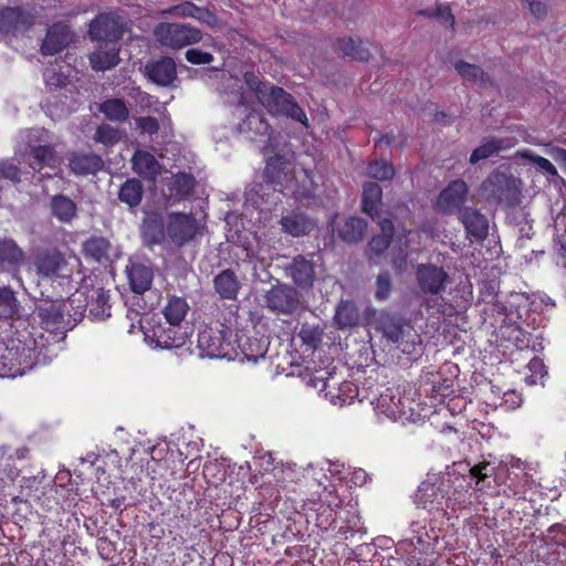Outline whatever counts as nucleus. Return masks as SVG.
<instances>
[{
  "label": "nucleus",
  "instance_id": "1",
  "mask_svg": "<svg viewBox=\"0 0 566 566\" xmlns=\"http://www.w3.org/2000/svg\"><path fill=\"white\" fill-rule=\"evenodd\" d=\"M44 343L43 336L32 339L31 344L10 339L0 343V377L14 378L30 371L36 365L48 364L52 356Z\"/></svg>",
  "mask_w": 566,
  "mask_h": 566
},
{
  "label": "nucleus",
  "instance_id": "2",
  "mask_svg": "<svg viewBox=\"0 0 566 566\" xmlns=\"http://www.w3.org/2000/svg\"><path fill=\"white\" fill-rule=\"evenodd\" d=\"M243 78L247 86L270 114L285 115L305 126L308 125L304 111L295 103L292 95L282 87L263 82L254 72H245Z\"/></svg>",
  "mask_w": 566,
  "mask_h": 566
},
{
  "label": "nucleus",
  "instance_id": "3",
  "mask_svg": "<svg viewBox=\"0 0 566 566\" xmlns=\"http://www.w3.org/2000/svg\"><path fill=\"white\" fill-rule=\"evenodd\" d=\"M66 303H64L63 295L56 297L45 294L41 291V297L35 303L34 313L40 318V323L44 331L49 334L43 337V343L53 350V356L56 355L55 346L60 344L66 336L70 327L66 325L65 315ZM44 336L43 334H41Z\"/></svg>",
  "mask_w": 566,
  "mask_h": 566
},
{
  "label": "nucleus",
  "instance_id": "4",
  "mask_svg": "<svg viewBox=\"0 0 566 566\" xmlns=\"http://www.w3.org/2000/svg\"><path fill=\"white\" fill-rule=\"evenodd\" d=\"M376 329L402 353L416 354L419 336L412 332L411 326L399 315L380 312L376 318Z\"/></svg>",
  "mask_w": 566,
  "mask_h": 566
},
{
  "label": "nucleus",
  "instance_id": "5",
  "mask_svg": "<svg viewBox=\"0 0 566 566\" xmlns=\"http://www.w3.org/2000/svg\"><path fill=\"white\" fill-rule=\"evenodd\" d=\"M33 266L38 276L43 280L69 282L72 271L65 255L56 249H44L33 258Z\"/></svg>",
  "mask_w": 566,
  "mask_h": 566
},
{
  "label": "nucleus",
  "instance_id": "6",
  "mask_svg": "<svg viewBox=\"0 0 566 566\" xmlns=\"http://www.w3.org/2000/svg\"><path fill=\"white\" fill-rule=\"evenodd\" d=\"M231 333L223 325L205 326L197 335L198 347L203 356L231 359Z\"/></svg>",
  "mask_w": 566,
  "mask_h": 566
},
{
  "label": "nucleus",
  "instance_id": "7",
  "mask_svg": "<svg viewBox=\"0 0 566 566\" xmlns=\"http://www.w3.org/2000/svg\"><path fill=\"white\" fill-rule=\"evenodd\" d=\"M154 35L161 45L171 49H181L202 39L201 31L195 27L168 22L159 23L154 30Z\"/></svg>",
  "mask_w": 566,
  "mask_h": 566
},
{
  "label": "nucleus",
  "instance_id": "8",
  "mask_svg": "<svg viewBox=\"0 0 566 566\" xmlns=\"http://www.w3.org/2000/svg\"><path fill=\"white\" fill-rule=\"evenodd\" d=\"M264 302L271 312L283 315H292L303 306L301 293L285 283H277L266 291Z\"/></svg>",
  "mask_w": 566,
  "mask_h": 566
},
{
  "label": "nucleus",
  "instance_id": "9",
  "mask_svg": "<svg viewBox=\"0 0 566 566\" xmlns=\"http://www.w3.org/2000/svg\"><path fill=\"white\" fill-rule=\"evenodd\" d=\"M482 193L495 202H512L518 193L517 180L502 171H493L482 184Z\"/></svg>",
  "mask_w": 566,
  "mask_h": 566
},
{
  "label": "nucleus",
  "instance_id": "10",
  "mask_svg": "<svg viewBox=\"0 0 566 566\" xmlns=\"http://www.w3.org/2000/svg\"><path fill=\"white\" fill-rule=\"evenodd\" d=\"M238 129L242 135L251 140L259 137H266L265 145L262 148L264 155H270L275 151L277 147L275 144L276 136L273 135L269 123L260 112L250 111L245 115L244 119L239 124Z\"/></svg>",
  "mask_w": 566,
  "mask_h": 566
},
{
  "label": "nucleus",
  "instance_id": "11",
  "mask_svg": "<svg viewBox=\"0 0 566 566\" xmlns=\"http://www.w3.org/2000/svg\"><path fill=\"white\" fill-rule=\"evenodd\" d=\"M198 228V221L191 213L170 212L167 216L166 233L177 247H184L192 241Z\"/></svg>",
  "mask_w": 566,
  "mask_h": 566
},
{
  "label": "nucleus",
  "instance_id": "12",
  "mask_svg": "<svg viewBox=\"0 0 566 566\" xmlns=\"http://www.w3.org/2000/svg\"><path fill=\"white\" fill-rule=\"evenodd\" d=\"M124 32L122 19L113 13H103L96 17L90 24V35L97 41L114 44Z\"/></svg>",
  "mask_w": 566,
  "mask_h": 566
},
{
  "label": "nucleus",
  "instance_id": "13",
  "mask_svg": "<svg viewBox=\"0 0 566 566\" xmlns=\"http://www.w3.org/2000/svg\"><path fill=\"white\" fill-rule=\"evenodd\" d=\"M416 279L424 294L439 295L446 290L449 275L441 266L419 264L416 271Z\"/></svg>",
  "mask_w": 566,
  "mask_h": 566
},
{
  "label": "nucleus",
  "instance_id": "14",
  "mask_svg": "<svg viewBox=\"0 0 566 566\" xmlns=\"http://www.w3.org/2000/svg\"><path fill=\"white\" fill-rule=\"evenodd\" d=\"M458 218L463 224L467 239L471 243L482 242L489 234V220L476 208L462 207L458 210Z\"/></svg>",
  "mask_w": 566,
  "mask_h": 566
},
{
  "label": "nucleus",
  "instance_id": "15",
  "mask_svg": "<svg viewBox=\"0 0 566 566\" xmlns=\"http://www.w3.org/2000/svg\"><path fill=\"white\" fill-rule=\"evenodd\" d=\"M130 290L135 294L143 295L150 290L154 281V268L148 261L129 259L125 268Z\"/></svg>",
  "mask_w": 566,
  "mask_h": 566
},
{
  "label": "nucleus",
  "instance_id": "16",
  "mask_svg": "<svg viewBox=\"0 0 566 566\" xmlns=\"http://www.w3.org/2000/svg\"><path fill=\"white\" fill-rule=\"evenodd\" d=\"M189 326L167 322L154 329L156 346L164 349L180 348L188 342Z\"/></svg>",
  "mask_w": 566,
  "mask_h": 566
},
{
  "label": "nucleus",
  "instance_id": "17",
  "mask_svg": "<svg viewBox=\"0 0 566 566\" xmlns=\"http://www.w3.org/2000/svg\"><path fill=\"white\" fill-rule=\"evenodd\" d=\"M292 170L290 160L284 155L275 154L268 158L264 177L274 190L282 191L293 179Z\"/></svg>",
  "mask_w": 566,
  "mask_h": 566
},
{
  "label": "nucleus",
  "instance_id": "18",
  "mask_svg": "<svg viewBox=\"0 0 566 566\" xmlns=\"http://www.w3.org/2000/svg\"><path fill=\"white\" fill-rule=\"evenodd\" d=\"M34 22L31 11L21 7L0 9V32L15 33L29 29Z\"/></svg>",
  "mask_w": 566,
  "mask_h": 566
},
{
  "label": "nucleus",
  "instance_id": "19",
  "mask_svg": "<svg viewBox=\"0 0 566 566\" xmlns=\"http://www.w3.org/2000/svg\"><path fill=\"white\" fill-rule=\"evenodd\" d=\"M146 76L159 86H169L177 78L176 63L171 57L150 60L145 65Z\"/></svg>",
  "mask_w": 566,
  "mask_h": 566
},
{
  "label": "nucleus",
  "instance_id": "20",
  "mask_svg": "<svg viewBox=\"0 0 566 566\" xmlns=\"http://www.w3.org/2000/svg\"><path fill=\"white\" fill-rule=\"evenodd\" d=\"M195 186L196 179L193 175L185 171L172 175L167 182V202L174 205L188 199L193 193Z\"/></svg>",
  "mask_w": 566,
  "mask_h": 566
},
{
  "label": "nucleus",
  "instance_id": "21",
  "mask_svg": "<svg viewBox=\"0 0 566 566\" xmlns=\"http://www.w3.org/2000/svg\"><path fill=\"white\" fill-rule=\"evenodd\" d=\"M72 41L70 28L62 23H55L48 29L45 39L41 45L44 55H54L63 51Z\"/></svg>",
  "mask_w": 566,
  "mask_h": 566
},
{
  "label": "nucleus",
  "instance_id": "22",
  "mask_svg": "<svg viewBox=\"0 0 566 566\" xmlns=\"http://www.w3.org/2000/svg\"><path fill=\"white\" fill-rule=\"evenodd\" d=\"M212 283L214 292L224 301H235L242 287L237 273L231 269L220 271Z\"/></svg>",
  "mask_w": 566,
  "mask_h": 566
},
{
  "label": "nucleus",
  "instance_id": "23",
  "mask_svg": "<svg viewBox=\"0 0 566 566\" xmlns=\"http://www.w3.org/2000/svg\"><path fill=\"white\" fill-rule=\"evenodd\" d=\"M104 166L102 157L93 153H72L69 157V167L76 176L95 175Z\"/></svg>",
  "mask_w": 566,
  "mask_h": 566
},
{
  "label": "nucleus",
  "instance_id": "24",
  "mask_svg": "<svg viewBox=\"0 0 566 566\" xmlns=\"http://www.w3.org/2000/svg\"><path fill=\"white\" fill-rule=\"evenodd\" d=\"M286 275L301 289H310L315 277L314 264L303 255H297L285 269Z\"/></svg>",
  "mask_w": 566,
  "mask_h": 566
},
{
  "label": "nucleus",
  "instance_id": "25",
  "mask_svg": "<svg viewBox=\"0 0 566 566\" xmlns=\"http://www.w3.org/2000/svg\"><path fill=\"white\" fill-rule=\"evenodd\" d=\"M467 193V184L461 179L453 180L440 192L438 206L443 211L459 210L462 208L461 205L465 201Z\"/></svg>",
  "mask_w": 566,
  "mask_h": 566
},
{
  "label": "nucleus",
  "instance_id": "26",
  "mask_svg": "<svg viewBox=\"0 0 566 566\" xmlns=\"http://www.w3.org/2000/svg\"><path fill=\"white\" fill-rule=\"evenodd\" d=\"M410 543L422 554H427L430 549H433L438 542V534L434 527L430 526L428 528L426 521L413 522L410 525Z\"/></svg>",
  "mask_w": 566,
  "mask_h": 566
},
{
  "label": "nucleus",
  "instance_id": "27",
  "mask_svg": "<svg viewBox=\"0 0 566 566\" xmlns=\"http://www.w3.org/2000/svg\"><path fill=\"white\" fill-rule=\"evenodd\" d=\"M30 154L29 166L34 171H41L44 167L55 169L60 165V157L54 146L46 143L43 145H33Z\"/></svg>",
  "mask_w": 566,
  "mask_h": 566
},
{
  "label": "nucleus",
  "instance_id": "28",
  "mask_svg": "<svg viewBox=\"0 0 566 566\" xmlns=\"http://www.w3.org/2000/svg\"><path fill=\"white\" fill-rule=\"evenodd\" d=\"M132 165L134 171L144 179L153 181L160 174L158 160L146 150H137L132 158Z\"/></svg>",
  "mask_w": 566,
  "mask_h": 566
},
{
  "label": "nucleus",
  "instance_id": "29",
  "mask_svg": "<svg viewBox=\"0 0 566 566\" xmlns=\"http://www.w3.org/2000/svg\"><path fill=\"white\" fill-rule=\"evenodd\" d=\"M51 214L62 223H71L77 217L76 203L65 195H54L50 199Z\"/></svg>",
  "mask_w": 566,
  "mask_h": 566
},
{
  "label": "nucleus",
  "instance_id": "30",
  "mask_svg": "<svg viewBox=\"0 0 566 566\" xmlns=\"http://www.w3.org/2000/svg\"><path fill=\"white\" fill-rule=\"evenodd\" d=\"M282 230L293 237L311 233L316 223L304 213H291L281 219Z\"/></svg>",
  "mask_w": 566,
  "mask_h": 566
},
{
  "label": "nucleus",
  "instance_id": "31",
  "mask_svg": "<svg viewBox=\"0 0 566 566\" xmlns=\"http://www.w3.org/2000/svg\"><path fill=\"white\" fill-rule=\"evenodd\" d=\"M382 190L381 187L373 181L366 182L361 195V210L371 219L379 216L381 208Z\"/></svg>",
  "mask_w": 566,
  "mask_h": 566
},
{
  "label": "nucleus",
  "instance_id": "32",
  "mask_svg": "<svg viewBox=\"0 0 566 566\" xmlns=\"http://www.w3.org/2000/svg\"><path fill=\"white\" fill-rule=\"evenodd\" d=\"M167 12L181 18H193L209 25L214 24L217 21L216 15L208 9L197 7L195 3L189 1L174 6Z\"/></svg>",
  "mask_w": 566,
  "mask_h": 566
},
{
  "label": "nucleus",
  "instance_id": "33",
  "mask_svg": "<svg viewBox=\"0 0 566 566\" xmlns=\"http://www.w3.org/2000/svg\"><path fill=\"white\" fill-rule=\"evenodd\" d=\"M64 303H66L65 315L67 318L65 326L73 329L84 316V312L87 308V296L76 291L67 298H64Z\"/></svg>",
  "mask_w": 566,
  "mask_h": 566
},
{
  "label": "nucleus",
  "instance_id": "34",
  "mask_svg": "<svg viewBox=\"0 0 566 566\" xmlns=\"http://www.w3.org/2000/svg\"><path fill=\"white\" fill-rule=\"evenodd\" d=\"M335 50L338 54L357 61H367L370 57V51L367 44L353 38L338 39Z\"/></svg>",
  "mask_w": 566,
  "mask_h": 566
},
{
  "label": "nucleus",
  "instance_id": "35",
  "mask_svg": "<svg viewBox=\"0 0 566 566\" xmlns=\"http://www.w3.org/2000/svg\"><path fill=\"white\" fill-rule=\"evenodd\" d=\"M90 62L95 71H106L116 66L119 62L118 50L115 44L106 43L93 52Z\"/></svg>",
  "mask_w": 566,
  "mask_h": 566
},
{
  "label": "nucleus",
  "instance_id": "36",
  "mask_svg": "<svg viewBox=\"0 0 566 566\" xmlns=\"http://www.w3.org/2000/svg\"><path fill=\"white\" fill-rule=\"evenodd\" d=\"M87 310L90 315L103 321L111 316L109 294L102 287L92 291L90 300L87 298Z\"/></svg>",
  "mask_w": 566,
  "mask_h": 566
},
{
  "label": "nucleus",
  "instance_id": "37",
  "mask_svg": "<svg viewBox=\"0 0 566 566\" xmlns=\"http://www.w3.org/2000/svg\"><path fill=\"white\" fill-rule=\"evenodd\" d=\"M366 230V220L359 217H349L338 228V235L344 242L356 243L364 239Z\"/></svg>",
  "mask_w": 566,
  "mask_h": 566
},
{
  "label": "nucleus",
  "instance_id": "38",
  "mask_svg": "<svg viewBox=\"0 0 566 566\" xmlns=\"http://www.w3.org/2000/svg\"><path fill=\"white\" fill-rule=\"evenodd\" d=\"M166 233V227L158 216H149L142 224V237L147 245L161 243Z\"/></svg>",
  "mask_w": 566,
  "mask_h": 566
},
{
  "label": "nucleus",
  "instance_id": "39",
  "mask_svg": "<svg viewBox=\"0 0 566 566\" xmlns=\"http://www.w3.org/2000/svg\"><path fill=\"white\" fill-rule=\"evenodd\" d=\"M143 195V182L137 178H128L119 188L118 199L133 209L140 205Z\"/></svg>",
  "mask_w": 566,
  "mask_h": 566
},
{
  "label": "nucleus",
  "instance_id": "40",
  "mask_svg": "<svg viewBox=\"0 0 566 566\" xmlns=\"http://www.w3.org/2000/svg\"><path fill=\"white\" fill-rule=\"evenodd\" d=\"M334 319L338 328L345 329L359 324L360 313L355 303L342 301L336 308Z\"/></svg>",
  "mask_w": 566,
  "mask_h": 566
},
{
  "label": "nucleus",
  "instance_id": "41",
  "mask_svg": "<svg viewBox=\"0 0 566 566\" xmlns=\"http://www.w3.org/2000/svg\"><path fill=\"white\" fill-rule=\"evenodd\" d=\"M454 69L465 81L479 84L481 86H488L491 84L490 77L478 65L470 64L464 61H457Z\"/></svg>",
  "mask_w": 566,
  "mask_h": 566
},
{
  "label": "nucleus",
  "instance_id": "42",
  "mask_svg": "<svg viewBox=\"0 0 566 566\" xmlns=\"http://www.w3.org/2000/svg\"><path fill=\"white\" fill-rule=\"evenodd\" d=\"M98 111L112 122H124L129 116V111L123 99L109 98L98 105Z\"/></svg>",
  "mask_w": 566,
  "mask_h": 566
},
{
  "label": "nucleus",
  "instance_id": "43",
  "mask_svg": "<svg viewBox=\"0 0 566 566\" xmlns=\"http://www.w3.org/2000/svg\"><path fill=\"white\" fill-rule=\"evenodd\" d=\"M189 311V305L184 297L171 296L164 308V316L167 322L185 324V317Z\"/></svg>",
  "mask_w": 566,
  "mask_h": 566
},
{
  "label": "nucleus",
  "instance_id": "44",
  "mask_svg": "<svg viewBox=\"0 0 566 566\" xmlns=\"http://www.w3.org/2000/svg\"><path fill=\"white\" fill-rule=\"evenodd\" d=\"M504 148H506L504 139L491 138L472 151L469 161L475 165L480 160L488 159Z\"/></svg>",
  "mask_w": 566,
  "mask_h": 566
},
{
  "label": "nucleus",
  "instance_id": "45",
  "mask_svg": "<svg viewBox=\"0 0 566 566\" xmlns=\"http://www.w3.org/2000/svg\"><path fill=\"white\" fill-rule=\"evenodd\" d=\"M23 251L12 239L0 240V262L8 265H18L23 260Z\"/></svg>",
  "mask_w": 566,
  "mask_h": 566
},
{
  "label": "nucleus",
  "instance_id": "46",
  "mask_svg": "<svg viewBox=\"0 0 566 566\" xmlns=\"http://www.w3.org/2000/svg\"><path fill=\"white\" fill-rule=\"evenodd\" d=\"M241 347L247 360L256 363L260 358L265 356L269 342L266 338H248Z\"/></svg>",
  "mask_w": 566,
  "mask_h": 566
},
{
  "label": "nucleus",
  "instance_id": "47",
  "mask_svg": "<svg viewBox=\"0 0 566 566\" xmlns=\"http://www.w3.org/2000/svg\"><path fill=\"white\" fill-rule=\"evenodd\" d=\"M19 307L14 291L8 286L0 287V317H13L18 314Z\"/></svg>",
  "mask_w": 566,
  "mask_h": 566
},
{
  "label": "nucleus",
  "instance_id": "48",
  "mask_svg": "<svg viewBox=\"0 0 566 566\" xmlns=\"http://www.w3.org/2000/svg\"><path fill=\"white\" fill-rule=\"evenodd\" d=\"M109 242L103 237H93L84 243V251L86 255L92 256L94 260L101 262L103 259H107Z\"/></svg>",
  "mask_w": 566,
  "mask_h": 566
},
{
  "label": "nucleus",
  "instance_id": "49",
  "mask_svg": "<svg viewBox=\"0 0 566 566\" xmlns=\"http://www.w3.org/2000/svg\"><path fill=\"white\" fill-rule=\"evenodd\" d=\"M367 175L379 181L389 180L395 175L394 166L386 160H376L367 167Z\"/></svg>",
  "mask_w": 566,
  "mask_h": 566
},
{
  "label": "nucleus",
  "instance_id": "50",
  "mask_svg": "<svg viewBox=\"0 0 566 566\" xmlns=\"http://www.w3.org/2000/svg\"><path fill=\"white\" fill-rule=\"evenodd\" d=\"M120 136L118 129L108 124L99 125L93 136V139L96 143L103 144L105 146H112L116 144Z\"/></svg>",
  "mask_w": 566,
  "mask_h": 566
},
{
  "label": "nucleus",
  "instance_id": "51",
  "mask_svg": "<svg viewBox=\"0 0 566 566\" xmlns=\"http://www.w3.org/2000/svg\"><path fill=\"white\" fill-rule=\"evenodd\" d=\"M391 291V275L388 271H382L376 279L375 297L377 301L388 300Z\"/></svg>",
  "mask_w": 566,
  "mask_h": 566
},
{
  "label": "nucleus",
  "instance_id": "52",
  "mask_svg": "<svg viewBox=\"0 0 566 566\" xmlns=\"http://www.w3.org/2000/svg\"><path fill=\"white\" fill-rule=\"evenodd\" d=\"M298 335L304 344L316 348L322 340L323 331L318 326L304 324Z\"/></svg>",
  "mask_w": 566,
  "mask_h": 566
},
{
  "label": "nucleus",
  "instance_id": "53",
  "mask_svg": "<svg viewBox=\"0 0 566 566\" xmlns=\"http://www.w3.org/2000/svg\"><path fill=\"white\" fill-rule=\"evenodd\" d=\"M0 177L8 179L14 184L20 182L21 169L12 159L1 160Z\"/></svg>",
  "mask_w": 566,
  "mask_h": 566
},
{
  "label": "nucleus",
  "instance_id": "54",
  "mask_svg": "<svg viewBox=\"0 0 566 566\" xmlns=\"http://www.w3.org/2000/svg\"><path fill=\"white\" fill-rule=\"evenodd\" d=\"M30 151L33 145H43L50 143V134L44 128H32L23 133Z\"/></svg>",
  "mask_w": 566,
  "mask_h": 566
},
{
  "label": "nucleus",
  "instance_id": "55",
  "mask_svg": "<svg viewBox=\"0 0 566 566\" xmlns=\"http://www.w3.org/2000/svg\"><path fill=\"white\" fill-rule=\"evenodd\" d=\"M135 125L140 134H147L149 136L156 135L159 130V122L153 116L135 117Z\"/></svg>",
  "mask_w": 566,
  "mask_h": 566
},
{
  "label": "nucleus",
  "instance_id": "56",
  "mask_svg": "<svg viewBox=\"0 0 566 566\" xmlns=\"http://www.w3.org/2000/svg\"><path fill=\"white\" fill-rule=\"evenodd\" d=\"M495 472V468L486 461L480 462L470 469L472 478L476 479V484L484 481L486 478L492 476Z\"/></svg>",
  "mask_w": 566,
  "mask_h": 566
},
{
  "label": "nucleus",
  "instance_id": "57",
  "mask_svg": "<svg viewBox=\"0 0 566 566\" xmlns=\"http://www.w3.org/2000/svg\"><path fill=\"white\" fill-rule=\"evenodd\" d=\"M186 60L191 64H209L213 61V55L199 49H190L186 52Z\"/></svg>",
  "mask_w": 566,
  "mask_h": 566
},
{
  "label": "nucleus",
  "instance_id": "58",
  "mask_svg": "<svg viewBox=\"0 0 566 566\" xmlns=\"http://www.w3.org/2000/svg\"><path fill=\"white\" fill-rule=\"evenodd\" d=\"M525 157L534 163L544 174L552 177L557 176V169L548 159L533 154L525 155Z\"/></svg>",
  "mask_w": 566,
  "mask_h": 566
},
{
  "label": "nucleus",
  "instance_id": "59",
  "mask_svg": "<svg viewBox=\"0 0 566 566\" xmlns=\"http://www.w3.org/2000/svg\"><path fill=\"white\" fill-rule=\"evenodd\" d=\"M392 239L386 237V235H374L371 240L368 243L369 249L375 252L376 254H380L385 252L391 242Z\"/></svg>",
  "mask_w": 566,
  "mask_h": 566
},
{
  "label": "nucleus",
  "instance_id": "60",
  "mask_svg": "<svg viewBox=\"0 0 566 566\" xmlns=\"http://www.w3.org/2000/svg\"><path fill=\"white\" fill-rule=\"evenodd\" d=\"M13 488L14 484L4 476V472L0 471V502H7L8 495H11V489Z\"/></svg>",
  "mask_w": 566,
  "mask_h": 566
},
{
  "label": "nucleus",
  "instance_id": "61",
  "mask_svg": "<svg viewBox=\"0 0 566 566\" xmlns=\"http://www.w3.org/2000/svg\"><path fill=\"white\" fill-rule=\"evenodd\" d=\"M437 15L441 19L443 23H446L449 28H453L454 24V18L451 13V10L449 7L444 8H438L437 9Z\"/></svg>",
  "mask_w": 566,
  "mask_h": 566
},
{
  "label": "nucleus",
  "instance_id": "62",
  "mask_svg": "<svg viewBox=\"0 0 566 566\" xmlns=\"http://www.w3.org/2000/svg\"><path fill=\"white\" fill-rule=\"evenodd\" d=\"M505 402L509 403L512 408H518L523 402L522 395L515 390L505 392Z\"/></svg>",
  "mask_w": 566,
  "mask_h": 566
},
{
  "label": "nucleus",
  "instance_id": "63",
  "mask_svg": "<svg viewBox=\"0 0 566 566\" xmlns=\"http://www.w3.org/2000/svg\"><path fill=\"white\" fill-rule=\"evenodd\" d=\"M528 8L536 18H542L546 13V6L539 1H530Z\"/></svg>",
  "mask_w": 566,
  "mask_h": 566
},
{
  "label": "nucleus",
  "instance_id": "64",
  "mask_svg": "<svg viewBox=\"0 0 566 566\" xmlns=\"http://www.w3.org/2000/svg\"><path fill=\"white\" fill-rule=\"evenodd\" d=\"M379 227H380V230H381V235H386L390 239H392V235H394V223L390 219H382L380 220L379 222Z\"/></svg>",
  "mask_w": 566,
  "mask_h": 566
}]
</instances>
